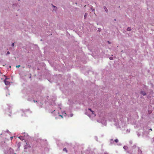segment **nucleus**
<instances>
[{"label":"nucleus","mask_w":154,"mask_h":154,"mask_svg":"<svg viewBox=\"0 0 154 154\" xmlns=\"http://www.w3.org/2000/svg\"><path fill=\"white\" fill-rule=\"evenodd\" d=\"M101 30V29H99V30H98V31L99 32H100Z\"/></svg>","instance_id":"nucleus-27"},{"label":"nucleus","mask_w":154,"mask_h":154,"mask_svg":"<svg viewBox=\"0 0 154 154\" xmlns=\"http://www.w3.org/2000/svg\"><path fill=\"white\" fill-rule=\"evenodd\" d=\"M23 136L24 138H25L26 137L28 136V135L27 133H22Z\"/></svg>","instance_id":"nucleus-8"},{"label":"nucleus","mask_w":154,"mask_h":154,"mask_svg":"<svg viewBox=\"0 0 154 154\" xmlns=\"http://www.w3.org/2000/svg\"><path fill=\"white\" fill-rule=\"evenodd\" d=\"M58 114L59 116H61L62 118H63V115L65 116H66V113L65 112H63L62 115H60L59 113H58Z\"/></svg>","instance_id":"nucleus-6"},{"label":"nucleus","mask_w":154,"mask_h":154,"mask_svg":"<svg viewBox=\"0 0 154 154\" xmlns=\"http://www.w3.org/2000/svg\"><path fill=\"white\" fill-rule=\"evenodd\" d=\"M96 140H97V137L96 138Z\"/></svg>","instance_id":"nucleus-36"},{"label":"nucleus","mask_w":154,"mask_h":154,"mask_svg":"<svg viewBox=\"0 0 154 154\" xmlns=\"http://www.w3.org/2000/svg\"><path fill=\"white\" fill-rule=\"evenodd\" d=\"M9 132V131L8 130H7V132Z\"/></svg>","instance_id":"nucleus-33"},{"label":"nucleus","mask_w":154,"mask_h":154,"mask_svg":"<svg viewBox=\"0 0 154 154\" xmlns=\"http://www.w3.org/2000/svg\"><path fill=\"white\" fill-rule=\"evenodd\" d=\"M10 54V53L8 51L7 52V54H6V55H7L9 54Z\"/></svg>","instance_id":"nucleus-21"},{"label":"nucleus","mask_w":154,"mask_h":154,"mask_svg":"<svg viewBox=\"0 0 154 154\" xmlns=\"http://www.w3.org/2000/svg\"><path fill=\"white\" fill-rule=\"evenodd\" d=\"M63 151H65L66 152H67V150L66 148H64L63 149Z\"/></svg>","instance_id":"nucleus-15"},{"label":"nucleus","mask_w":154,"mask_h":154,"mask_svg":"<svg viewBox=\"0 0 154 154\" xmlns=\"http://www.w3.org/2000/svg\"><path fill=\"white\" fill-rule=\"evenodd\" d=\"M91 109H88L87 110H86L85 114L87 115L90 117H94L95 116V115L94 114V111L91 110Z\"/></svg>","instance_id":"nucleus-1"},{"label":"nucleus","mask_w":154,"mask_h":154,"mask_svg":"<svg viewBox=\"0 0 154 154\" xmlns=\"http://www.w3.org/2000/svg\"><path fill=\"white\" fill-rule=\"evenodd\" d=\"M20 143H19L18 144L17 146L18 147V148H19V147H20Z\"/></svg>","instance_id":"nucleus-19"},{"label":"nucleus","mask_w":154,"mask_h":154,"mask_svg":"<svg viewBox=\"0 0 154 154\" xmlns=\"http://www.w3.org/2000/svg\"><path fill=\"white\" fill-rule=\"evenodd\" d=\"M96 140H97V137L96 138Z\"/></svg>","instance_id":"nucleus-37"},{"label":"nucleus","mask_w":154,"mask_h":154,"mask_svg":"<svg viewBox=\"0 0 154 154\" xmlns=\"http://www.w3.org/2000/svg\"><path fill=\"white\" fill-rule=\"evenodd\" d=\"M26 145H25V148L26 149L28 147H29V148L30 147V146H28L27 144V143H26Z\"/></svg>","instance_id":"nucleus-10"},{"label":"nucleus","mask_w":154,"mask_h":154,"mask_svg":"<svg viewBox=\"0 0 154 154\" xmlns=\"http://www.w3.org/2000/svg\"><path fill=\"white\" fill-rule=\"evenodd\" d=\"M55 111V110H54V112H54V111Z\"/></svg>","instance_id":"nucleus-41"},{"label":"nucleus","mask_w":154,"mask_h":154,"mask_svg":"<svg viewBox=\"0 0 154 154\" xmlns=\"http://www.w3.org/2000/svg\"><path fill=\"white\" fill-rule=\"evenodd\" d=\"M136 148V149H137L138 150V154H141L142 152L141 150L139 149L138 148H137L136 146L135 145H134L132 147V149Z\"/></svg>","instance_id":"nucleus-2"},{"label":"nucleus","mask_w":154,"mask_h":154,"mask_svg":"<svg viewBox=\"0 0 154 154\" xmlns=\"http://www.w3.org/2000/svg\"><path fill=\"white\" fill-rule=\"evenodd\" d=\"M8 79V78H7L4 80V82H5V85H9L10 84V82L6 81V80H7Z\"/></svg>","instance_id":"nucleus-3"},{"label":"nucleus","mask_w":154,"mask_h":154,"mask_svg":"<svg viewBox=\"0 0 154 154\" xmlns=\"http://www.w3.org/2000/svg\"><path fill=\"white\" fill-rule=\"evenodd\" d=\"M54 8H56V7L55 6H54Z\"/></svg>","instance_id":"nucleus-31"},{"label":"nucleus","mask_w":154,"mask_h":154,"mask_svg":"<svg viewBox=\"0 0 154 154\" xmlns=\"http://www.w3.org/2000/svg\"><path fill=\"white\" fill-rule=\"evenodd\" d=\"M137 135H138V136H140V135H139V134H137Z\"/></svg>","instance_id":"nucleus-32"},{"label":"nucleus","mask_w":154,"mask_h":154,"mask_svg":"<svg viewBox=\"0 0 154 154\" xmlns=\"http://www.w3.org/2000/svg\"><path fill=\"white\" fill-rule=\"evenodd\" d=\"M131 28L130 27H128L127 29V30L128 31H131Z\"/></svg>","instance_id":"nucleus-14"},{"label":"nucleus","mask_w":154,"mask_h":154,"mask_svg":"<svg viewBox=\"0 0 154 154\" xmlns=\"http://www.w3.org/2000/svg\"><path fill=\"white\" fill-rule=\"evenodd\" d=\"M14 154H16V153H14Z\"/></svg>","instance_id":"nucleus-42"},{"label":"nucleus","mask_w":154,"mask_h":154,"mask_svg":"<svg viewBox=\"0 0 154 154\" xmlns=\"http://www.w3.org/2000/svg\"><path fill=\"white\" fill-rule=\"evenodd\" d=\"M123 148L125 149V150H127L128 149V147L127 146H124V147H123Z\"/></svg>","instance_id":"nucleus-12"},{"label":"nucleus","mask_w":154,"mask_h":154,"mask_svg":"<svg viewBox=\"0 0 154 154\" xmlns=\"http://www.w3.org/2000/svg\"><path fill=\"white\" fill-rule=\"evenodd\" d=\"M129 143H130L131 144H132V142L131 140H130V141H129Z\"/></svg>","instance_id":"nucleus-22"},{"label":"nucleus","mask_w":154,"mask_h":154,"mask_svg":"<svg viewBox=\"0 0 154 154\" xmlns=\"http://www.w3.org/2000/svg\"><path fill=\"white\" fill-rule=\"evenodd\" d=\"M13 137H11V140H12V139H13Z\"/></svg>","instance_id":"nucleus-28"},{"label":"nucleus","mask_w":154,"mask_h":154,"mask_svg":"<svg viewBox=\"0 0 154 154\" xmlns=\"http://www.w3.org/2000/svg\"><path fill=\"white\" fill-rule=\"evenodd\" d=\"M103 8L104 9V10H105L106 12V13H107L108 12V9H107V8L105 6H104Z\"/></svg>","instance_id":"nucleus-9"},{"label":"nucleus","mask_w":154,"mask_h":154,"mask_svg":"<svg viewBox=\"0 0 154 154\" xmlns=\"http://www.w3.org/2000/svg\"><path fill=\"white\" fill-rule=\"evenodd\" d=\"M28 100H29V101H31V100H29V99H28Z\"/></svg>","instance_id":"nucleus-30"},{"label":"nucleus","mask_w":154,"mask_h":154,"mask_svg":"<svg viewBox=\"0 0 154 154\" xmlns=\"http://www.w3.org/2000/svg\"><path fill=\"white\" fill-rule=\"evenodd\" d=\"M23 116V114H22V116Z\"/></svg>","instance_id":"nucleus-40"},{"label":"nucleus","mask_w":154,"mask_h":154,"mask_svg":"<svg viewBox=\"0 0 154 154\" xmlns=\"http://www.w3.org/2000/svg\"><path fill=\"white\" fill-rule=\"evenodd\" d=\"M20 65H18L16 67L17 68H18L20 67Z\"/></svg>","instance_id":"nucleus-24"},{"label":"nucleus","mask_w":154,"mask_h":154,"mask_svg":"<svg viewBox=\"0 0 154 154\" xmlns=\"http://www.w3.org/2000/svg\"><path fill=\"white\" fill-rule=\"evenodd\" d=\"M108 43H109V41H108Z\"/></svg>","instance_id":"nucleus-38"},{"label":"nucleus","mask_w":154,"mask_h":154,"mask_svg":"<svg viewBox=\"0 0 154 154\" xmlns=\"http://www.w3.org/2000/svg\"><path fill=\"white\" fill-rule=\"evenodd\" d=\"M110 143L111 144H112L114 143V141L112 139H111L110 140Z\"/></svg>","instance_id":"nucleus-11"},{"label":"nucleus","mask_w":154,"mask_h":154,"mask_svg":"<svg viewBox=\"0 0 154 154\" xmlns=\"http://www.w3.org/2000/svg\"><path fill=\"white\" fill-rule=\"evenodd\" d=\"M73 116V114H70V116L71 117H72Z\"/></svg>","instance_id":"nucleus-23"},{"label":"nucleus","mask_w":154,"mask_h":154,"mask_svg":"<svg viewBox=\"0 0 154 154\" xmlns=\"http://www.w3.org/2000/svg\"><path fill=\"white\" fill-rule=\"evenodd\" d=\"M109 59H110V60H112V59H112V57H109Z\"/></svg>","instance_id":"nucleus-26"},{"label":"nucleus","mask_w":154,"mask_h":154,"mask_svg":"<svg viewBox=\"0 0 154 154\" xmlns=\"http://www.w3.org/2000/svg\"><path fill=\"white\" fill-rule=\"evenodd\" d=\"M87 13H85V15H84V17L85 18L87 17Z\"/></svg>","instance_id":"nucleus-18"},{"label":"nucleus","mask_w":154,"mask_h":154,"mask_svg":"<svg viewBox=\"0 0 154 154\" xmlns=\"http://www.w3.org/2000/svg\"><path fill=\"white\" fill-rule=\"evenodd\" d=\"M114 141L117 143L119 142V140L118 139H116L114 140Z\"/></svg>","instance_id":"nucleus-17"},{"label":"nucleus","mask_w":154,"mask_h":154,"mask_svg":"<svg viewBox=\"0 0 154 154\" xmlns=\"http://www.w3.org/2000/svg\"><path fill=\"white\" fill-rule=\"evenodd\" d=\"M150 130H151V131H152V129L151 128L150 129Z\"/></svg>","instance_id":"nucleus-34"},{"label":"nucleus","mask_w":154,"mask_h":154,"mask_svg":"<svg viewBox=\"0 0 154 154\" xmlns=\"http://www.w3.org/2000/svg\"><path fill=\"white\" fill-rule=\"evenodd\" d=\"M97 122H99V120H97Z\"/></svg>","instance_id":"nucleus-39"},{"label":"nucleus","mask_w":154,"mask_h":154,"mask_svg":"<svg viewBox=\"0 0 154 154\" xmlns=\"http://www.w3.org/2000/svg\"><path fill=\"white\" fill-rule=\"evenodd\" d=\"M14 46V43H13L12 44V46Z\"/></svg>","instance_id":"nucleus-25"},{"label":"nucleus","mask_w":154,"mask_h":154,"mask_svg":"<svg viewBox=\"0 0 154 154\" xmlns=\"http://www.w3.org/2000/svg\"><path fill=\"white\" fill-rule=\"evenodd\" d=\"M153 140L154 141V137L153 138Z\"/></svg>","instance_id":"nucleus-35"},{"label":"nucleus","mask_w":154,"mask_h":154,"mask_svg":"<svg viewBox=\"0 0 154 154\" xmlns=\"http://www.w3.org/2000/svg\"><path fill=\"white\" fill-rule=\"evenodd\" d=\"M18 138L20 139L21 140H23L25 139V138H24V137L23 136H21L18 137Z\"/></svg>","instance_id":"nucleus-7"},{"label":"nucleus","mask_w":154,"mask_h":154,"mask_svg":"<svg viewBox=\"0 0 154 154\" xmlns=\"http://www.w3.org/2000/svg\"><path fill=\"white\" fill-rule=\"evenodd\" d=\"M91 9L92 10V11H94V9H93V7L92 6H91Z\"/></svg>","instance_id":"nucleus-16"},{"label":"nucleus","mask_w":154,"mask_h":154,"mask_svg":"<svg viewBox=\"0 0 154 154\" xmlns=\"http://www.w3.org/2000/svg\"><path fill=\"white\" fill-rule=\"evenodd\" d=\"M14 150L12 148H10L8 151L9 153L10 154L12 153L13 152Z\"/></svg>","instance_id":"nucleus-5"},{"label":"nucleus","mask_w":154,"mask_h":154,"mask_svg":"<svg viewBox=\"0 0 154 154\" xmlns=\"http://www.w3.org/2000/svg\"><path fill=\"white\" fill-rule=\"evenodd\" d=\"M33 101H34V102H35V100H33ZM36 102H37V101H36Z\"/></svg>","instance_id":"nucleus-29"},{"label":"nucleus","mask_w":154,"mask_h":154,"mask_svg":"<svg viewBox=\"0 0 154 154\" xmlns=\"http://www.w3.org/2000/svg\"><path fill=\"white\" fill-rule=\"evenodd\" d=\"M141 93L143 95V96L145 95L146 94V93L144 91H142L141 92Z\"/></svg>","instance_id":"nucleus-13"},{"label":"nucleus","mask_w":154,"mask_h":154,"mask_svg":"<svg viewBox=\"0 0 154 154\" xmlns=\"http://www.w3.org/2000/svg\"><path fill=\"white\" fill-rule=\"evenodd\" d=\"M26 112V111H23V110H22L21 111V112Z\"/></svg>","instance_id":"nucleus-20"},{"label":"nucleus","mask_w":154,"mask_h":154,"mask_svg":"<svg viewBox=\"0 0 154 154\" xmlns=\"http://www.w3.org/2000/svg\"><path fill=\"white\" fill-rule=\"evenodd\" d=\"M100 122L103 125H106V120H105V119H104V120H102Z\"/></svg>","instance_id":"nucleus-4"}]
</instances>
